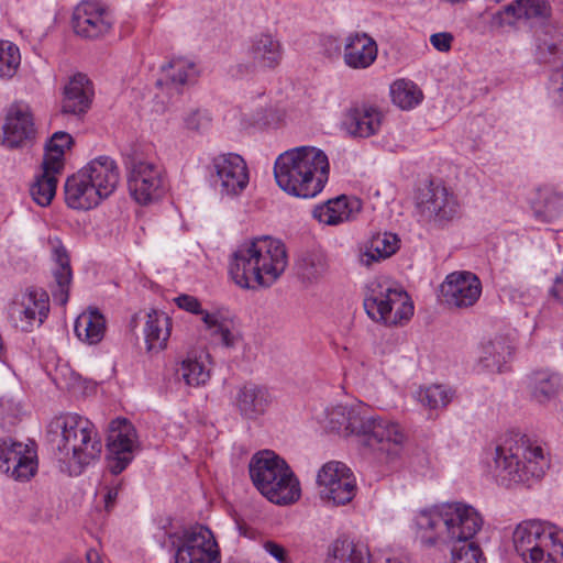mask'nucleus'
<instances>
[{
    "label": "nucleus",
    "instance_id": "nucleus-7",
    "mask_svg": "<svg viewBox=\"0 0 563 563\" xmlns=\"http://www.w3.org/2000/svg\"><path fill=\"white\" fill-rule=\"evenodd\" d=\"M364 308L368 317L385 325L401 324L413 314L408 294L393 287L387 280H372L367 285Z\"/></svg>",
    "mask_w": 563,
    "mask_h": 563
},
{
    "label": "nucleus",
    "instance_id": "nucleus-39",
    "mask_svg": "<svg viewBox=\"0 0 563 563\" xmlns=\"http://www.w3.org/2000/svg\"><path fill=\"white\" fill-rule=\"evenodd\" d=\"M352 208L345 196L328 200L324 205L313 210V216L319 222L328 225H336L350 220Z\"/></svg>",
    "mask_w": 563,
    "mask_h": 563
},
{
    "label": "nucleus",
    "instance_id": "nucleus-53",
    "mask_svg": "<svg viewBox=\"0 0 563 563\" xmlns=\"http://www.w3.org/2000/svg\"><path fill=\"white\" fill-rule=\"evenodd\" d=\"M552 9L548 0H530V19H539L541 22L551 18Z\"/></svg>",
    "mask_w": 563,
    "mask_h": 563
},
{
    "label": "nucleus",
    "instance_id": "nucleus-5",
    "mask_svg": "<svg viewBox=\"0 0 563 563\" xmlns=\"http://www.w3.org/2000/svg\"><path fill=\"white\" fill-rule=\"evenodd\" d=\"M251 479L258 492L276 505H290L301 496L300 483L290 466L275 452L255 453L249 464Z\"/></svg>",
    "mask_w": 563,
    "mask_h": 563
},
{
    "label": "nucleus",
    "instance_id": "nucleus-18",
    "mask_svg": "<svg viewBox=\"0 0 563 563\" xmlns=\"http://www.w3.org/2000/svg\"><path fill=\"white\" fill-rule=\"evenodd\" d=\"M530 563H563V533L555 526L530 520Z\"/></svg>",
    "mask_w": 563,
    "mask_h": 563
},
{
    "label": "nucleus",
    "instance_id": "nucleus-13",
    "mask_svg": "<svg viewBox=\"0 0 563 563\" xmlns=\"http://www.w3.org/2000/svg\"><path fill=\"white\" fill-rule=\"evenodd\" d=\"M0 471L15 481H30L37 471L35 443L0 439Z\"/></svg>",
    "mask_w": 563,
    "mask_h": 563
},
{
    "label": "nucleus",
    "instance_id": "nucleus-58",
    "mask_svg": "<svg viewBox=\"0 0 563 563\" xmlns=\"http://www.w3.org/2000/svg\"><path fill=\"white\" fill-rule=\"evenodd\" d=\"M86 561L87 563H103L100 553L96 549H89L86 552Z\"/></svg>",
    "mask_w": 563,
    "mask_h": 563
},
{
    "label": "nucleus",
    "instance_id": "nucleus-24",
    "mask_svg": "<svg viewBox=\"0 0 563 563\" xmlns=\"http://www.w3.org/2000/svg\"><path fill=\"white\" fill-rule=\"evenodd\" d=\"M246 54L249 68L271 70L279 66L283 59V46L272 34L260 33L252 37Z\"/></svg>",
    "mask_w": 563,
    "mask_h": 563
},
{
    "label": "nucleus",
    "instance_id": "nucleus-2",
    "mask_svg": "<svg viewBox=\"0 0 563 563\" xmlns=\"http://www.w3.org/2000/svg\"><path fill=\"white\" fill-rule=\"evenodd\" d=\"M483 522L477 509L461 501L421 510L416 516L420 542L427 548L437 549L473 540Z\"/></svg>",
    "mask_w": 563,
    "mask_h": 563
},
{
    "label": "nucleus",
    "instance_id": "nucleus-34",
    "mask_svg": "<svg viewBox=\"0 0 563 563\" xmlns=\"http://www.w3.org/2000/svg\"><path fill=\"white\" fill-rule=\"evenodd\" d=\"M53 258L57 265L54 271L56 289L53 291V298L59 305H66L68 301V289L71 283V268L66 249L58 238L49 239Z\"/></svg>",
    "mask_w": 563,
    "mask_h": 563
},
{
    "label": "nucleus",
    "instance_id": "nucleus-11",
    "mask_svg": "<svg viewBox=\"0 0 563 563\" xmlns=\"http://www.w3.org/2000/svg\"><path fill=\"white\" fill-rule=\"evenodd\" d=\"M320 498L333 506H344L353 500L357 492L356 478L344 463H325L317 474Z\"/></svg>",
    "mask_w": 563,
    "mask_h": 563
},
{
    "label": "nucleus",
    "instance_id": "nucleus-44",
    "mask_svg": "<svg viewBox=\"0 0 563 563\" xmlns=\"http://www.w3.org/2000/svg\"><path fill=\"white\" fill-rule=\"evenodd\" d=\"M21 65V53L16 44L0 40V80L12 79Z\"/></svg>",
    "mask_w": 563,
    "mask_h": 563
},
{
    "label": "nucleus",
    "instance_id": "nucleus-1",
    "mask_svg": "<svg viewBox=\"0 0 563 563\" xmlns=\"http://www.w3.org/2000/svg\"><path fill=\"white\" fill-rule=\"evenodd\" d=\"M288 265L286 246L280 240L260 235L240 243L229 258L231 279L242 289L271 287Z\"/></svg>",
    "mask_w": 563,
    "mask_h": 563
},
{
    "label": "nucleus",
    "instance_id": "nucleus-37",
    "mask_svg": "<svg viewBox=\"0 0 563 563\" xmlns=\"http://www.w3.org/2000/svg\"><path fill=\"white\" fill-rule=\"evenodd\" d=\"M74 331L80 341L88 344H97L104 336V317L97 309L84 311L77 317Z\"/></svg>",
    "mask_w": 563,
    "mask_h": 563
},
{
    "label": "nucleus",
    "instance_id": "nucleus-31",
    "mask_svg": "<svg viewBox=\"0 0 563 563\" xmlns=\"http://www.w3.org/2000/svg\"><path fill=\"white\" fill-rule=\"evenodd\" d=\"M62 109L64 113H85L91 103L93 89L84 74L74 75L64 87Z\"/></svg>",
    "mask_w": 563,
    "mask_h": 563
},
{
    "label": "nucleus",
    "instance_id": "nucleus-32",
    "mask_svg": "<svg viewBox=\"0 0 563 563\" xmlns=\"http://www.w3.org/2000/svg\"><path fill=\"white\" fill-rule=\"evenodd\" d=\"M198 74V68L194 62L183 57L173 58L162 67V76L157 80V85L165 86L170 90L181 91L185 87L196 82Z\"/></svg>",
    "mask_w": 563,
    "mask_h": 563
},
{
    "label": "nucleus",
    "instance_id": "nucleus-41",
    "mask_svg": "<svg viewBox=\"0 0 563 563\" xmlns=\"http://www.w3.org/2000/svg\"><path fill=\"white\" fill-rule=\"evenodd\" d=\"M42 173L36 176L34 183L30 188V192L34 201L46 207L53 200L57 188V175L62 170L47 169V166L42 165Z\"/></svg>",
    "mask_w": 563,
    "mask_h": 563
},
{
    "label": "nucleus",
    "instance_id": "nucleus-50",
    "mask_svg": "<svg viewBox=\"0 0 563 563\" xmlns=\"http://www.w3.org/2000/svg\"><path fill=\"white\" fill-rule=\"evenodd\" d=\"M533 379V396L538 398L539 401H544L556 393L560 383V379L556 375L537 373Z\"/></svg>",
    "mask_w": 563,
    "mask_h": 563
},
{
    "label": "nucleus",
    "instance_id": "nucleus-29",
    "mask_svg": "<svg viewBox=\"0 0 563 563\" xmlns=\"http://www.w3.org/2000/svg\"><path fill=\"white\" fill-rule=\"evenodd\" d=\"M271 401L265 387L246 383L238 389L233 405L243 418L254 420L265 413Z\"/></svg>",
    "mask_w": 563,
    "mask_h": 563
},
{
    "label": "nucleus",
    "instance_id": "nucleus-36",
    "mask_svg": "<svg viewBox=\"0 0 563 563\" xmlns=\"http://www.w3.org/2000/svg\"><path fill=\"white\" fill-rule=\"evenodd\" d=\"M329 261L321 251H311L301 254L296 263L297 277L305 284H317L329 273Z\"/></svg>",
    "mask_w": 563,
    "mask_h": 563
},
{
    "label": "nucleus",
    "instance_id": "nucleus-20",
    "mask_svg": "<svg viewBox=\"0 0 563 563\" xmlns=\"http://www.w3.org/2000/svg\"><path fill=\"white\" fill-rule=\"evenodd\" d=\"M112 23L110 12L97 0H84L73 12L74 31L86 38L104 35L110 31Z\"/></svg>",
    "mask_w": 563,
    "mask_h": 563
},
{
    "label": "nucleus",
    "instance_id": "nucleus-47",
    "mask_svg": "<svg viewBox=\"0 0 563 563\" xmlns=\"http://www.w3.org/2000/svg\"><path fill=\"white\" fill-rule=\"evenodd\" d=\"M544 34L549 38L538 37L537 51L540 58L545 60V53L550 55L563 54V38L560 33V29L553 24L544 25Z\"/></svg>",
    "mask_w": 563,
    "mask_h": 563
},
{
    "label": "nucleus",
    "instance_id": "nucleus-22",
    "mask_svg": "<svg viewBox=\"0 0 563 563\" xmlns=\"http://www.w3.org/2000/svg\"><path fill=\"white\" fill-rule=\"evenodd\" d=\"M34 136L35 125L29 107L13 104L7 114L3 125L2 144L8 148H16L32 141Z\"/></svg>",
    "mask_w": 563,
    "mask_h": 563
},
{
    "label": "nucleus",
    "instance_id": "nucleus-10",
    "mask_svg": "<svg viewBox=\"0 0 563 563\" xmlns=\"http://www.w3.org/2000/svg\"><path fill=\"white\" fill-rule=\"evenodd\" d=\"M419 214L429 222L444 227L457 219L461 205L456 195L442 183L430 181L417 195Z\"/></svg>",
    "mask_w": 563,
    "mask_h": 563
},
{
    "label": "nucleus",
    "instance_id": "nucleus-56",
    "mask_svg": "<svg viewBox=\"0 0 563 563\" xmlns=\"http://www.w3.org/2000/svg\"><path fill=\"white\" fill-rule=\"evenodd\" d=\"M549 292L553 299L563 303V269L562 273L555 277Z\"/></svg>",
    "mask_w": 563,
    "mask_h": 563
},
{
    "label": "nucleus",
    "instance_id": "nucleus-4",
    "mask_svg": "<svg viewBox=\"0 0 563 563\" xmlns=\"http://www.w3.org/2000/svg\"><path fill=\"white\" fill-rule=\"evenodd\" d=\"M46 435L57 459L75 466L70 474H80L84 467L99 460L102 452L103 445L96 426L77 413L52 419Z\"/></svg>",
    "mask_w": 563,
    "mask_h": 563
},
{
    "label": "nucleus",
    "instance_id": "nucleus-26",
    "mask_svg": "<svg viewBox=\"0 0 563 563\" xmlns=\"http://www.w3.org/2000/svg\"><path fill=\"white\" fill-rule=\"evenodd\" d=\"M514 346L508 338L495 335L479 345L477 367L482 372L501 373L511 360Z\"/></svg>",
    "mask_w": 563,
    "mask_h": 563
},
{
    "label": "nucleus",
    "instance_id": "nucleus-57",
    "mask_svg": "<svg viewBox=\"0 0 563 563\" xmlns=\"http://www.w3.org/2000/svg\"><path fill=\"white\" fill-rule=\"evenodd\" d=\"M118 494V486L107 488V494L104 495V508L107 511H110L113 508Z\"/></svg>",
    "mask_w": 563,
    "mask_h": 563
},
{
    "label": "nucleus",
    "instance_id": "nucleus-54",
    "mask_svg": "<svg viewBox=\"0 0 563 563\" xmlns=\"http://www.w3.org/2000/svg\"><path fill=\"white\" fill-rule=\"evenodd\" d=\"M453 35L449 32L434 33L430 36V43L439 52H448L451 48Z\"/></svg>",
    "mask_w": 563,
    "mask_h": 563
},
{
    "label": "nucleus",
    "instance_id": "nucleus-17",
    "mask_svg": "<svg viewBox=\"0 0 563 563\" xmlns=\"http://www.w3.org/2000/svg\"><path fill=\"white\" fill-rule=\"evenodd\" d=\"M175 305L189 313L201 316V320L210 335L227 347H233L240 340V333L232 320L224 318L220 312H208L201 307L198 298L181 294L174 298Z\"/></svg>",
    "mask_w": 563,
    "mask_h": 563
},
{
    "label": "nucleus",
    "instance_id": "nucleus-25",
    "mask_svg": "<svg viewBox=\"0 0 563 563\" xmlns=\"http://www.w3.org/2000/svg\"><path fill=\"white\" fill-rule=\"evenodd\" d=\"M383 119L377 107L364 103L346 111L342 126L352 136L369 137L379 132Z\"/></svg>",
    "mask_w": 563,
    "mask_h": 563
},
{
    "label": "nucleus",
    "instance_id": "nucleus-49",
    "mask_svg": "<svg viewBox=\"0 0 563 563\" xmlns=\"http://www.w3.org/2000/svg\"><path fill=\"white\" fill-rule=\"evenodd\" d=\"M549 453L541 445H530V478L540 482L550 470Z\"/></svg>",
    "mask_w": 563,
    "mask_h": 563
},
{
    "label": "nucleus",
    "instance_id": "nucleus-6",
    "mask_svg": "<svg viewBox=\"0 0 563 563\" xmlns=\"http://www.w3.org/2000/svg\"><path fill=\"white\" fill-rule=\"evenodd\" d=\"M407 441L408 435L399 422L368 415L358 444L378 462L390 464L401 457Z\"/></svg>",
    "mask_w": 563,
    "mask_h": 563
},
{
    "label": "nucleus",
    "instance_id": "nucleus-28",
    "mask_svg": "<svg viewBox=\"0 0 563 563\" xmlns=\"http://www.w3.org/2000/svg\"><path fill=\"white\" fill-rule=\"evenodd\" d=\"M64 194L66 205L75 210H90L102 201L81 169L66 179Z\"/></svg>",
    "mask_w": 563,
    "mask_h": 563
},
{
    "label": "nucleus",
    "instance_id": "nucleus-8",
    "mask_svg": "<svg viewBox=\"0 0 563 563\" xmlns=\"http://www.w3.org/2000/svg\"><path fill=\"white\" fill-rule=\"evenodd\" d=\"M123 162L130 195L137 203L146 206L164 196L165 174L158 164L144 158L136 150L126 154Z\"/></svg>",
    "mask_w": 563,
    "mask_h": 563
},
{
    "label": "nucleus",
    "instance_id": "nucleus-3",
    "mask_svg": "<svg viewBox=\"0 0 563 563\" xmlns=\"http://www.w3.org/2000/svg\"><path fill=\"white\" fill-rule=\"evenodd\" d=\"M330 175L328 155L316 146H297L282 153L274 164L278 187L294 197L309 199L325 187Z\"/></svg>",
    "mask_w": 563,
    "mask_h": 563
},
{
    "label": "nucleus",
    "instance_id": "nucleus-30",
    "mask_svg": "<svg viewBox=\"0 0 563 563\" xmlns=\"http://www.w3.org/2000/svg\"><path fill=\"white\" fill-rule=\"evenodd\" d=\"M530 209L536 221L552 223L563 214V194L552 186L538 187L530 201Z\"/></svg>",
    "mask_w": 563,
    "mask_h": 563
},
{
    "label": "nucleus",
    "instance_id": "nucleus-14",
    "mask_svg": "<svg viewBox=\"0 0 563 563\" xmlns=\"http://www.w3.org/2000/svg\"><path fill=\"white\" fill-rule=\"evenodd\" d=\"M527 452L526 435L509 431L495 448L494 463L498 471L497 476L512 483L522 482L526 470L522 457H526Z\"/></svg>",
    "mask_w": 563,
    "mask_h": 563
},
{
    "label": "nucleus",
    "instance_id": "nucleus-46",
    "mask_svg": "<svg viewBox=\"0 0 563 563\" xmlns=\"http://www.w3.org/2000/svg\"><path fill=\"white\" fill-rule=\"evenodd\" d=\"M453 396V390L444 385H430L418 391V400L429 409L445 408Z\"/></svg>",
    "mask_w": 563,
    "mask_h": 563
},
{
    "label": "nucleus",
    "instance_id": "nucleus-48",
    "mask_svg": "<svg viewBox=\"0 0 563 563\" xmlns=\"http://www.w3.org/2000/svg\"><path fill=\"white\" fill-rule=\"evenodd\" d=\"M452 553V563H457L460 559L464 563H484L485 558L483 556L482 549L474 541H467L465 543H459L450 545Z\"/></svg>",
    "mask_w": 563,
    "mask_h": 563
},
{
    "label": "nucleus",
    "instance_id": "nucleus-43",
    "mask_svg": "<svg viewBox=\"0 0 563 563\" xmlns=\"http://www.w3.org/2000/svg\"><path fill=\"white\" fill-rule=\"evenodd\" d=\"M528 19V0H514L493 14L492 23L498 27H516Z\"/></svg>",
    "mask_w": 563,
    "mask_h": 563
},
{
    "label": "nucleus",
    "instance_id": "nucleus-9",
    "mask_svg": "<svg viewBox=\"0 0 563 563\" xmlns=\"http://www.w3.org/2000/svg\"><path fill=\"white\" fill-rule=\"evenodd\" d=\"M176 551L175 563H220V549L213 532L197 525L181 536H170Z\"/></svg>",
    "mask_w": 563,
    "mask_h": 563
},
{
    "label": "nucleus",
    "instance_id": "nucleus-16",
    "mask_svg": "<svg viewBox=\"0 0 563 563\" xmlns=\"http://www.w3.org/2000/svg\"><path fill=\"white\" fill-rule=\"evenodd\" d=\"M445 305L453 309L473 307L482 295V282L472 272L459 271L446 275L440 286Z\"/></svg>",
    "mask_w": 563,
    "mask_h": 563
},
{
    "label": "nucleus",
    "instance_id": "nucleus-12",
    "mask_svg": "<svg viewBox=\"0 0 563 563\" xmlns=\"http://www.w3.org/2000/svg\"><path fill=\"white\" fill-rule=\"evenodd\" d=\"M140 451L134 426L125 418L112 420L108 429L107 462L113 475L122 473Z\"/></svg>",
    "mask_w": 563,
    "mask_h": 563
},
{
    "label": "nucleus",
    "instance_id": "nucleus-21",
    "mask_svg": "<svg viewBox=\"0 0 563 563\" xmlns=\"http://www.w3.org/2000/svg\"><path fill=\"white\" fill-rule=\"evenodd\" d=\"M324 427L341 437L361 438L367 413L362 406L336 405L325 411Z\"/></svg>",
    "mask_w": 563,
    "mask_h": 563
},
{
    "label": "nucleus",
    "instance_id": "nucleus-38",
    "mask_svg": "<svg viewBox=\"0 0 563 563\" xmlns=\"http://www.w3.org/2000/svg\"><path fill=\"white\" fill-rule=\"evenodd\" d=\"M399 243L400 240L395 233L383 232L373 235L361 255L362 264L371 265L375 261L390 257L399 249Z\"/></svg>",
    "mask_w": 563,
    "mask_h": 563
},
{
    "label": "nucleus",
    "instance_id": "nucleus-19",
    "mask_svg": "<svg viewBox=\"0 0 563 563\" xmlns=\"http://www.w3.org/2000/svg\"><path fill=\"white\" fill-rule=\"evenodd\" d=\"M49 311L48 296L42 289H30L16 296L9 306V317L23 331L43 323Z\"/></svg>",
    "mask_w": 563,
    "mask_h": 563
},
{
    "label": "nucleus",
    "instance_id": "nucleus-23",
    "mask_svg": "<svg viewBox=\"0 0 563 563\" xmlns=\"http://www.w3.org/2000/svg\"><path fill=\"white\" fill-rule=\"evenodd\" d=\"M86 179L93 185V189L103 199L110 197L120 180V170L117 162L108 155H100L89 161L82 168Z\"/></svg>",
    "mask_w": 563,
    "mask_h": 563
},
{
    "label": "nucleus",
    "instance_id": "nucleus-33",
    "mask_svg": "<svg viewBox=\"0 0 563 563\" xmlns=\"http://www.w3.org/2000/svg\"><path fill=\"white\" fill-rule=\"evenodd\" d=\"M328 555L339 563H372L368 547L346 533L333 540L329 545Z\"/></svg>",
    "mask_w": 563,
    "mask_h": 563
},
{
    "label": "nucleus",
    "instance_id": "nucleus-45",
    "mask_svg": "<svg viewBox=\"0 0 563 563\" xmlns=\"http://www.w3.org/2000/svg\"><path fill=\"white\" fill-rule=\"evenodd\" d=\"M178 373L188 386L198 387L206 384L210 378V369L206 362L197 357H187L178 368Z\"/></svg>",
    "mask_w": 563,
    "mask_h": 563
},
{
    "label": "nucleus",
    "instance_id": "nucleus-42",
    "mask_svg": "<svg viewBox=\"0 0 563 563\" xmlns=\"http://www.w3.org/2000/svg\"><path fill=\"white\" fill-rule=\"evenodd\" d=\"M390 97L393 103L402 110H411L423 100L421 89L408 79H397L394 81L390 85Z\"/></svg>",
    "mask_w": 563,
    "mask_h": 563
},
{
    "label": "nucleus",
    "instance_id": "nucleus-59",
    "mask_svg": "<svg viewBox=\"0 0 563 563\" xmlns=\"http://www.w3.org/2000/svg\"><path fill=\"white\" fill-rule=\"evenodd\" d=\"M385 563H408V561L404 558H387Z\"/></svg>",
    "mask_w": 563,
    "mask_h": 563
},
{
    "label": "nucleus",
    "instance_id": "nucleus-51",
    "mask_svg": "<svg viewBox=\"0 0 563 563\" xmlns=\"http://www.w3.org/2000/svg\"><path fill=\"white\" fill-rule=\"evenodd\" d=\"M183 129L189 133L199 134L208 130L211 118L207 111L201 109H192L183 115Z\"/></svg>",
    "mask_w": 563,
    "mask_h": 563
},
{
    "label": "nucleus",
    "instance_id": "nucleus-40",
    "mask_svg": "<svg viewBox=\"0 0 563 563\" xmlns=\"http://www.w3.org/2000/svg\"><path fill=\"white\" fill-rule=\"evenodd\" d=\"M71 144L73 137L69 133L64 131L55 132L45 146L42 165L47 166V169L63 170L64 155Z\"/></svg>",
    "mask_w": 563,
    "mask_h": 563
},
{
    "label": "nucleus",
    "instance_id": "nucleus-27",
    "mask_svg": "<svg viewBox=\"0 0 563 563\" xmlns=\"http://www.w3.org/2000/svg\"><path fill=\"white\" fill-rule=\"evenodd\" d=\"M378 47L366 33H353L346 36L343 60L352 69L368 68L377 58Z\"/></svg>",
    "mask_w": 563,
    "mask_h": 563
},
{
    "label": "nucleus",
    "instance_id": "nucleus-15",
    "mask_svg": "<svg viewBox=\"0 0 563 563\" xmlns=\"http://www.w3.org/2000/svg\"><path fill=\"white\" fill-rule=\"evenodd\" d=\"M213 183L221 196L241 195L249 185V169L243 157L235 153L220 154L212 159Z\"/></svg>",
    "mask_w": 563,
    "mask_h": 563
},
{
    "label": "nucleus",
    "instance_id": "nucleus-55",
    "mask_svg": "<svg viewBox=\"0 0 563 563\" xmlns=\"http://www.w3.org/2000/svg\"><path fill=\"white\" fill-rule=\"evenodd\" d=\"M263 547L264 550L279 563L287 562V552L283 545L274 541H266Z\"/></svg>",
    "mask_w": 563,
    "mask_h": 563
},
{
    "label": "nucleus",
    "instance_id": "nucleus-35",
    "mask_svg": "<svg viewBox=\"0 0 563 563\" xmlns=\"http://www.w3.org/2000/svg\"><path fill=\"white\" fill-rule=\"evenodd\" d=\"M172 320L163 311L151 310L146 314L144 339L148 352H159L167 346L170 336Z\"/></svg>",
    "mask_w": 563,
    "mask_h": 563
},
{
    "label": "nucleus",
    "instance_id": "nucleus-52",
    "mask_svg": "<svg viewBox=\"0 0 563 563\" xmlns=\"http://www.w3.org/2000/svg\"><path fill=\"white\" fill-rule=\"evenodd\" d=\"M528 521H521L512 532V547L515 552L527 561L528 554Z\"/></svg>",
    "mask_w": 563,
    "mask_h": 563
}]
</instances>
